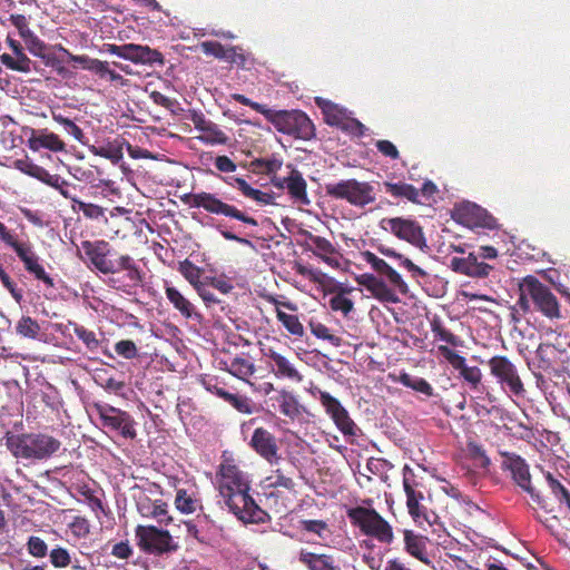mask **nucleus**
I'll list each match as a JSON object with an SVG mask.
<instances>
[{"label":"nucleus","mask_w":570,"mask_h":570,"mask_svg":"<svg viewBox=\"0 0 570 570\" xmlns=\"http://www.w3.org/2000/svg\"><path fill=\"white\" fill-rule=\"evenodd\" d=\"M287 190L296 200L304 204L308 203L306 198V183L297 170L292 169L289 171V183Z\"/></svg>","instance_id":"2f4dec72"},{"label":"nucleus","mask_w":570,"mask_h":570,"mask_svg":"<svg viewBox=\"0 0 570 570\" xmlns=\"http://www.w3.org/2000/svg\"><path fill=\"white\" fill-rule=\"evenodd\" d=\"M96 410L105 428L120 431L121 435L128 439L136 436L132 420L128 413L107 404L96 405Z\"/></svg>","instance_id":"2eb2a0df"},{"label":"nucleus","mask_w":570,"mask_h":570,"mask_svg":"<svg viewBox=\"0 0 570 570\" xmlns=\"http://www.w3.org/2000/svg\"><path fill=\"white\" fill-rule=\"evenodd\" d=\"M10 21L18 29L19 36L22 39L33 32L29 28L28 20L23 14H12Z\"/></svg>","instance_id":"680f3d73"},{"label":"nucleus","mask_w":570,"mask_h":570,"mask_svg":"<svg viewBox=\"0 0 570 570\" xmlns=\"http://www.w3.org/2000/svg\"><path fill=\"white\" fill-rule=\"evenodd\" d=\"M282 165L283 163L278 158L257 160V167L268 175L276 174L282 168Z\"/></svg>","instance_id":"0e129e2a"},{"label":"nucleus","mask_w":570,"mask_h":570,"mask_svg":"<svg viewBox=\"0 0 570 570\" xmlns=\"http://www.w3.org/2000/svg\"><path fill=\"white\" fill-rule=\"evenodd\" d=\"M86 255L90 263L102 274H115L118 268L111 259L108 258L109 246L106 242H85L82 244Z\"/></svg>","instance_id":"aec40b11"},{"label":"nucleus","mask_w":570,"mask_h":570,"mask_svg":"<svg viewBox=\"0 0 570 570\" xmlns=\"http://www.w3.org/2000/svg\"><path fill=\"white\" fill-rule=\"evenodd\" d=\"M202 49L205 53L212 55L216 58H229L234 48L225 49L219 42L206 41L202 43Z\"/></svg>","instance_id":"de8ad7c7"},{"label":"nucleus","mask_w":570,"mask_h":570,"mask_svg":"<svg viewBox=\"0 0 570 570\" xmlns=\"http://www.w3.org/2000/svg\"><path fill=\"white\" fill-rule=\"evenodd\" d=\"M404 535V550L413 558L422 563L430 566L432 563L428 553L429 539L422 534L415 533L413 530L405 529Z\"/></svg>","instance_id":"5701e85b"},{"label":"nucleus","mask_w":570,"mask_h":570,"mask_svg":"<svg viewBox=\"0 0 570 570\" xmlns=\"http://www.w3.org/2000/svg\"><path fill=\"white\" fill-rule=\"evenodd\" d=\"M377 150L384 155L385 157H390L391 159H397L400 157L399 150L395 145L390 140H377L375 142Z\"/></svg>","instance_id":"e2e57ef3"},{"label":"nucleus","mask_w":570,"mask_h":570,"mask_svg":"<svg viewBox=\"0 0 570 570\" xmlns=\"http://www.w3.org/2000/svg\"><path fill=\"white\" fill-rule=\"evenodd\" d=\"M16 331L23 337L35 340L40 333V325L30 316H22L16 325Z\"/></svg>","instance_id":"4c0bfd02"},{"label":"nucleus","mask_w":570,"mask_h":570,"mask_svg":"<svg viewBox=\"0 0 570 570\" xmlns=\"http://www.w3.org/2000/svg\"><path fill=\"white\" fill-rule=\"evenodd\" d=\"M396 261H399V265L401 267L411 273L412 277H425L428 275L425 271L402 254H400V257Z\"/></svg>","instance_id":"bf43d9fd"},{"label":"nucleus","mask_w":570,"mask_h":570,"mask_svg":"<svg viewBox=\"0 0 570 570\" xmlns=\"http://www.w3.org/2000/svg\"><path fill=\"white\" fill-rule=\"evenodd\" d=\"M269 119L278 131L301 139H308L314 135V125L302 111H273Z\"/></svg>","instance_id":"6e6552de"},{"label":"nucleus","mask_w":570,"mask_h":570,"mask_svg":"<svg viewBox=\"0 0 570 570\" xmlns=\"http://www.w3.org/2000/svg\"><path fill=\"white\" fill-rule=\"evenodd\" d=\"M23 264L26 269L32 273L37 279L42 281L50 286L53 285L52 279L45 272L43 267L38 263V257L36 254L28 258V261H24Z\"/></svg>","instance_id":"c03bdc74"},{"label":"nucleus","mask_w":570,"mask_h":570,"mask_svg":"<svg viewBox=\"0 0 570 570\" xmlns=\"http://www.w3.org/2000/svg\"><path fill=\"white\" fill-rule=\"evenodd\" d=\"M136 538L138 546L146 552L165 553L177 549L169 532L154 525H138Z\"/></svg>","instance_id":"9d476101"},{"label":"nucleus","mask_w":570,"mask_h":570,"mask_svg":"<svg viewBox=\"0 0 570 570\" xmlns=\"http://www.w3.org/2000/svg\"><path fill=\"white\" fill-rule=\"evenodd\" d=\"M357 283L364 286L375 298L381 302H399L395 293L380 278L373 274H362L356 278Z\"/></svg>","instance_id":"b1692460"},{"label":"nucleus","mask_w":570,"mask_h":570,"mask_svg":"<svg viewBox=\"0 0 570 570\" xmlns=\"http://www.w3.org/2000/svg\"><path fill=\"white\" fill-rule=\"evenodd\" d=\"M421 483L416 480L414 471L405 465L403 469V488L406 494V507L410 515L416 521L420 518L426 519V508L421 504L424 499L423 492L419 489Z\"/></svg>","instance_id":"4468645a"},{"label":"nucleus","mask_w":570,"mask_h":570,"mask_svg":"<svg viewBox=\"0 0 570 570\" xmlns=\"http://www.w3.org/2000/svg\"><path fill=\"white\" fill-rule=\"evenodd\" d=\"M26 549L27 552L36 559L46 558L50 551L48 543L41 537L38 535H30L27 539Z\"/></svg>","instance_id":"e433bc0d"},{"label":"nucleus","mask_w":570,"mask_h":570,"mask_svg":"<svg viewBox=\"0 0 570 570\" xmlns=\"http://www.w3.org/2000/svg\"><path fill=\"white\" fill-rule=\"evenodd\" d=\"M230 97L235 101H238V102H240V104H243L245 106L252 107L254 110H256L257 112L264 115L265 117H269V115H272V110L271 109H267L265 106H263L261 104L252 101L250 99L246 98L244 95L233 94Z\"/></svg>","instance_id":"052dcab7"},{"label":"nucleus","mask_w":570,"mask_h":570,"mask_svg":"<svg viewBox=\"0 0 570 570\" xmlns=\"http://www.w3.org/2000/svg\"><path fill=\"white\" fill-rule=\"evenodd\" d=\"M90 151L96 155L104 157L106 159H109L112 164H118L122 159V149L121 147L117 146H104V147H96L91 146Z\"/></svg>","instance_id":"79ce46f5"},{"label":"nucleus","mask_w":570,"mask_h":570,"mask_svg":"<svg viewBox=\"0 0 570 570\" xmlns=\"http://www.w3.org/2000/svg\"><path fill=\"white\" fill-rule=\"evenodd\" d=\"M346 514L351 524L363 535L373 538L382 544L393 543V527L374 508L357 505L348 508Z\"/></svg>","instance_id":"20e7f679"},{"label":"nucleus","mask_w":570,"mask_h":570,"mask_svg":"<svg viewBox=\"0 0 570 570\" xmlns=\"http://www.w3.org/2000/svg\"><path fill=\"white\" fill-rule=\"evenodd\" d=\"M75 334L79 340H81L88 348L95 350L98 347L99 342L96 338V335L94 332L86 330L82 326H76L75 327Z\"/></svg>","instance_id":"6e6d98bb"},{"label":"nucleus","mask_w":570,"mask_h":570,"mask_svg":"<svg viewBox=\"0 0 570 570\" xmlns=\"http://www.w3.org/2000/svg\"><path fill=\"white\" fill-rule=\"evenodd\" d=\"M431 331L438 340H441L452 346H461L462 341L452 332L446 330L441 320L435 317L431 321Z\"/></svg>","instance_id":"f704fd0d"},{"label":"nucleus","mask_w":570,"mask_h":570,"mask_svg":"<svg viewBox=\"0 0 570 570\" xmlns=\"http://www.w3.org/2000/svg\"><path fill=\"white\" fill-rule=\"evenodd\" d=\"M165 293L168 301L185 318L199 316L195 306L177 288L167 286Z\"/></svg>","instance_id":"cd10ccee"},{"label":"nucleus","mask_w":570,"mask_h":570,"mask_svg":"<svg viewBox=\"0 0 570 570\" xmlns=\"http://www.w3.org/2000/svg\"><path fill=\"white\" fill-rule=\"evenodd\" d=\"M352 291L346 283L335 281L323 273V298L331 295L328 306L332 312L347 316L354 309V302L348 297Z\"/></svg>","instance_id":"f8f14e48"},{"label":"nucleus","mask_w":570,"mask_h":570,"mask_svg":"<svg viewBox=\"0 0 570 570\" xmlns=\"http://www.w3.org/2000/svg\"><path fill=\"white\" fill-rule=\"evenodd\" d=\"M229 404H232L238 412L244 414H252L254 412V403L246 396L233 394Z\"/></svg>","instance_id":"8fccbe9b"},{"label":"nucleus","mask_w":570,"mask_h":570,"mask_svg":"<svg viewBox=\"0 0 570 570\" xmlns=\"http://www.w3.org/2000/svg\"><path fill=\"white\" fill-rule=\"evenodd\" d=\"M190 198H191L190 204L194 207H202L212 214L224 215V216L240 220L244 224H247L250 226H257L256 219L245 215L243 212L237 209L235 206H232V205H228V204L222 202L213 194L198 193V194H193L190 196Z\"/></svg>","instance_id":"9b49d317"},{"label":"nucleus","mask_w":570,"mask_h":570,"mask_svg":"<svg viewBox=\"0 0 570 570\" xmlns=\"http://www.w3.org/2000/svg\"><path fill=\"white\" fill-rule=\"evenodd\" d=\"M544 478L553 493V495L560 501L563 502V499H568L569 490L557 479L551 472H544Z\"/></svg>","instance_id":"49530a36"},{"label":"nucleus","mask_w":570,"mask_h":570,"mask_svg":"<svg viewBox=\"0 0 570 570\" xmlns=\"http://www.w3.org/2000/svg\"><path fill=\"white\" fill-rule=\"evenodd\" d=\"M439 352L472 389L480 385L482 373L478 366H468L465 358L446 345H440Z\"/></svg>","instance_id":"a211bd4d"},{"label":"nucleus","mask_w":570,"mask_h":570,"mask_svg":"<svg viewBox=\"0 0 570 570\" xmlns=\"http://www.w3.org/2000/svg\"><path fill=\"white\" fill-rule=\"evenodd\" d=\"M104 51L120 57L122 59L129 60L134 63H164L163 55L159 51L149 48L148 46L135 43L117 46L112 43H107L104 46Z\"/></svg>","instance_id":"ddd939ff"},{"label":"nucleus","mask_w":570,"mask_h":570,"mask_svg":"<svg viewBox=\"0 0 570 570\" xmlns=\"http://www.w3.org/2000/svg\"><path fill=\"white\" fill-rule=\"evenodd\" d=\"M518 291L530 304L532 303V311L540 313L546 318L554 321L564 317L558 297L548 285L540 282L535 276L527 275L521 278Z\"/></svg>","instance_id":"7ed1b4c3"},{"label":"nucleus","mask_w":570,"mask_h":570,"mask_svg":"<svg viewBox=\"0 0 570 570\" xmlns=\"http://www.w3.org/2000/svg\"><path fill=\"white\" fill-rule=\"evenodd\" d=\"M502 470L510 471L515 484L525 491L531 499L541 508L546 507V500L531 483V474L525 460L517 453L500 451Z\"/></svg>","instance_id":"39448f33"},{"label":"nucleus","mask_w":570,"mask_h":570,"mask_svg":"<svg viewBox=\"0 0 570 570\" xmlns=\"http://www.w3.org/2000/svg\"><path fill=\"white\" fill-rule=\"evenodd\" d=\"M215 485L225 505L239 520L259 522L264 511L249 495V482L246 475L233 463L223 462L215 478Z\"/></svg>","instance_id":"f257e3e1"},{"label":"nucleus","mask_w":570,"mask_h":570,"mask_svg":"<svg viewBox=\"0 0 570 570\" xmlns=\"http://www.w3.org/2000/svg\"><path fill=\"white\" fill-rule=\"evenodd\" d=\"M497 256L498 250L493 246H481L478 254L469 253L466 257H452L450 267L453 272L469 277L484 278L489 276L493 267L484 262H480L479 257L494 259Z\"/></svg>","instance_id":"0eeeda50"},{"label":"nucleus","mask_w":570,"mask_h":570,"mask_svg":"<svg viewBox=\"0 0 570 570\" xmlns=\"http://www.w3.org/2000/svg\"><path fill=\"white\" fill-rule=\"evenodd\" d=\"M323 407L325 409L326 414L333 420L335 426L344 435H356L357 426L351 419L347 410L341 404L338 400L333 397L327 392H323Z\"/></svg>","instance_id":"dca6fc26"},{"label":"nucleus","mask_w":570,"mask_h":570,"mask_svg":"<svg viewBox=\"0 0 570 570\" xmlns=\"http://www.w3.org/2000/svg\"><path fill=\"white\" fill-rule=\"evenodd\" d=\"M6 446L16 459L41 461L50 458L61 446L56 438L45 433L4 434Z\"/></svg>","instance_id":"f03ea898"},{"label":"nucleus","mask_w":570,"mask_h":570,"mask_svg":"<svg viewBox=\"0 0 570 570\" xmlns=\"http://www.w3.org/2000/svg\"><path fill=\"white\" fill-rule=\"evenodd\" d=\"M115 351L118 355L127 360L134 358L137 355V347L135 343L129 340H122L116 343Z\"/></svg>","instance_id":"864d4df0"},{"label":"nucleus","mask_w":570,"mask_h":570,"mask_svg":"<svg viewBox=\"0 0 570 570\" xmlns=\"http://www.w3.org/2000/svg\"><path fill=\"white\" fill-rule=\"evenodd\" d=\"M137 510L144 518H151L159 523H169L171 517L168 514V505L161 500H151L147 495H142L137 501Z\"/></svg>","instance_id":"393cba45"},{"label":"nucleus","mask_w":570,"mask_h":570,"mask_svg":"<svg viewBox=\"0 0 570 570\" xmlns=\"http://www.w3.org/2000/svg\"><path fill=\"white\" fill-rule=\"evenodd\" d=\"M399 382L402 385L410 387L419 393H422L428 397L433 396V394H434V389L423 377H415L407 373H402L399 377Z\"/></svg>","instance_id":"7c9ffc66"},{"label":"nucleus","mask_w":570,"mask_h":570,"mask_svg":"<svg viewBox=\"0 0 570 570\" xmlns=\"http://www.w3.org/2000/svg\"><path fill=\"white\" fill-rule=\"evenodd\" d=\"M95 381L102 386L105 390L118 393L125 386L124 382L117 381L114 377H104L101 374L97 373L95 376Z\"/></svg>","instance_id":"4d7b16f0"},{"label":"nucleus","mask_w":570,"mask_h":570,"mask_svg":"<svg viewBox=\"0 0 570 570\" xmlns=\"http://www.w3.org/2000/svg\"><path fill=\"white\" fill-rule=\"evenodd\" d=\"M532 312L531 304L525 299L521 292L514 305L510 307L511 321L515 324L520 323L524 316Z\"/></svg>","instance_id":"a19ab883"},{"label":"nucleus","mask_w":570,"mask_h":570,"mask_svg":"<svg viewBox=\"0 0 570 570\" xmlns=\"http://www.w3.org/2000/svg\"><path fill=\"white\" fill-rule=\"evenodd\" d=\"M491 375H493L500 385L511 392L513 395L521 396L525 389L518 373L517 366L503 355H495L488 361Z\"/></svg>","instance_id":"1a4fd4ad"},{"label":"nucleus","mask_w":570,"mask_h":570,"mask_svg":"<svg viewBox=\"0 0 570 570\" xmlns=\"http://www.w3.org/2000/svg\"><path fill=\"white\" fill-rule=\"evenodd\" d=\"M53 120L61 125L76 140H82L83 132L72 120L63 117L62 115H53Z\"/></svg>","instance_id":"09e8293b"},{"label":"nucleus","mask_w":570,"mask_h":570,"mask_svg":"<svg viewBox=\"0 0 570 570\" xmlns=\"http://www.w3.org/2000/svg\"><path fill=\"white\" fill-rule=\"evenodd\" d=\"M28 146L35 151L41 148H46L51 151H62L65 149L63 141L56 134L45 130L37 134L33 132L28 139Z\"/></svg>","instance_id":"bb28decb"},{"label":"nucleus","mask_w":570,"mask_h":570,"mask_svg":"<svg viewBox=\"0 0 570 570\" xmlns=\"http://www.w3.org/2000/svg\"><path fill=\"white\" fill-rule=\"evenodd\" d=\"M267 356L271 360L272 371L276 376L292 381H301L298 371L287 357L272 350H269Z\"/></svg>","instance_id":"a878e982"},{"label":"nucleus","mask_w":570,"mask_h":570,"mask_svg":"<svg viewBox=\"0 0 570 570\" xmlns=\"http://www.w3.org/2000/svg\"><path fill=\"white\" fill-rule=\"evenodd\" d=\"M381 275L386 276L389 282L399 288L402 293H405L407 291L406 283L402 279L401 275L392 268L389 264L386 265L385 269L381 273Z\"/></svg>","instance_id":"5fc2aeb1"},{"label":"nucleus","mask_w":570,"mask_h":570,"mask_svg":"<svg viewBox=\"0 0 570 570\" xmlns=\"http://www.w3.org/2000/svg\"><path fill=\"white\" fill-rule=\"evenodd\" d=\"M323 120L330 126H335L344 131L357 130L363 134L364 125L355 118L348 117L344 108L323 99Z\"/></svg>","instance_id":"f3484780"},{"label":"nucleus","mask_w":570,"mask_h":570,"mask_svg":"<svg viewBox=\"0 0 570 570\" xmlns=\"http://www.w3.org/2000/svg\"><path fill=\"white\" fill-rule=\"evenodd\" d=\"M386 224L397 238L415 246L424 244L422 227L415 220L395 217L387 219Z\"/></svg>","instance_id":"6ab92c4d"},{"label":"nucleus","mask_w":570,"mask_h":570,"mask_svg":"<svg viewBox=\"0 0 570 570\" xmlns=\"http://www.w3.org/2000/svg\"><path fill=\"white\" fill-rule=\"evenodd\" d=\"M282 412L285 415L294 416L298 413L297 402L292 395H284L281 403Z\"/></svg>","instance_id":"774afa93"},{"label":"nucleus","mask_w":570,"mask_h":570,"mask_svg":"<svg viewBox=\"0 0 570 570\" xmlns=\"http://www.w3.org/2000/svg\"><path fill=\"white\" fill-rule=\"evenodd\" d=\"M459 220L469 227L497 228V219L478 205H468L458 210Z\"/></svg>","instance_id":"412c9836"},{"label":"nucleus","mask_w":570,"mask_h":570,"mask_svg":"<svg viewBox=\"0 0 570 570\" xmlns=\"http://www.w3.org/2000/svg\"><path fill=\"white\" fill-rule=\"evenodd\" d=\"M323 262L328 266L344 271L347 267V261L343 258V256L335 250L333 245L323 238Z\"/></svg>","instance_id":"473e14b6"},{"label":"nucleus","mask_w":570,"mask_h":570,"mask_svg":"<svg viewBox=\"0 0 570 570\" xmlns=\"http://www.w3.org/2000/svg\"><path fill=\"white\" fill-rule=\"evenodd\" d=\"M250 446L264 459L274 462L278 459L277 444L274 435L263 428L254 431L250 439Z\"/></svg>","instance_id":"4be33fe9"},{"label":"nucleus","mask_w":570,"mask_h":570,"mask_svg":"<svg viewBox=\"0 0 570 570\" xmlns=\"http://www.w3.org/2000/svg\"><path fill=\"white\" fill-rule=\"evenodd\" d=\"M384 188L387 194L393 196L394 198H404L411 203L419 204L420 199V191L417 188H415L413 185L397 181V183H391L385 181Z\"/></svg>","instance_id":"c85d7f7f"},{"label":"nucleus","mask_w":570,"mask_h":570,"mask_svg":"<svg viewBox=\"0 0 570 570\" xmlns=\"http://www.w3.org/2000/svg\"><path fill=\"white\" fill-rule=\"evenodd\" d=\"M180 273L184 275V277L190 283V285L196 289L197 286H200L204 284V282H200V275L202 271L200 268L196 267L194 264H191L188 261H185L180 265Z\"/></svg>","instance_id":"37998d69"},{"label":"nucleus","mask_w":570,"mask_h":570,"mask_svg":"<svg viewBox=\"0 0 570 570\" xmlns=\"http://www.w3.org/2000/svg\"><path fill=\"white\" fill-rule=\"evenodd\" d=\"M326 191L331 196L345 199L351 205L365 207L375 202L374 188L370 183L356 179L341 180L326 185Z\"/></svg>","instance_id":"423d86ee"},{"label":"nucleus","mask_w":570,"mask_h":570,"mask_svg":"<svg viewBox=\"0 0 570 570\" xmlns=\"http://www.w3.org/2000/svg\"><path fill=\"white\" fill-rule=\"evenodd\" d=\"M49 560L53 568L63 569L72 564L70 551L61 546H53L49 551Z\"/></svg>","instance_id":"72a5a7b5"},{"label":"nucleus","mask_w":570,"mask_h":570,"mask_svg":"<svg viewBox=\"0 0 570 570\" xmlns=\"http://www.w3.org/2000/svg\"><path fill=\"white\" fill-rule=\"evenodd\" d=\"M14 165H16V168L18 170H20L21 173H23L28 176H31L33 178H37L38 180H40L47 185H56L55 183H57V179L55 178V176L49 174V171L47 169H45L43 167H41L37 164H33V163L27 160V159L17 160L14 163Z\"/></svg>","instance_id":"c756f323"},{"label":"nucleus","mask_w":570,"mask_h":570,"mask_svg":"<svg viewBox=\"0 0 570 570\" xmlns=\"http://www.w3.org/2000/svg\"><path fill=\"white\" fill-rule=\"evenodd\" d=\"M265 488H285L289 489L293 485L292 479L283 475L279 471L275 474L267 476L264 481Z\"/></svg>","instance_id":"603ef678"},{"label":"nucleus","mask_w":570,"mask_h":570,"mask_svg":"<svg viewBox=\"0 0 570 570\" xmlns=\"http://www.w3.org/2000/svg\"><path fill=\"white\" fill-rule=\"evenodd\" d=\"M198 138L202 141L210 145H224L228 140L227 136L214 122L206 127L204 132H202Z\"/></svg>","instance_id":"ea45409f"},{"label":"nucleus","mask_w":570,"mask_h":570,"mask_svg":"<svg viewBox=\"0 0 570 570\" xmlns=\"http://www.w3.org/2000/svg\"><path fill=\"white\" fill-rule=\"evenodd\" d=\"M176 508L183 513H193L197 509V501L187 494L185 490H179L175 499Z\"/></svg>","instance_id":"a18cd8bd"},{"label":"nucleus","mask_w":570,"mask_h":570,"mask_svg":"<svg viewBox=\"0 0 570 570\" xmlns=\"http://www.w3.org/2000/svg\"><path fill=\"white\" fill-rule=\"evenodd\" d=\"M276 305L278 303L275 301ZM276 314L278 321L284 325V327L294 335H301L303 333V326L299 323L298 318L294 314H287L279 309L278 306H276Z\"/></svg>","instance_id":"58836bf2"},{"label":"nucleus","mask_w":570,"mask_h":570,"mask_svg":"<svg viewBox=\"0 0 570 570\" xmlns=\"http://www.w3.org/2000/svg\"><path fill=\"white\" fill-rule=\"evenodd\" d=\"M254 371V364L249 360L243 357H235L228 365V372L242 380L250 376Z\"/></svg>","instance_id":"c9c22d12"},{"label":"nucleus","mask_w":570,"mask_h":570,"mask_svg":"<svg viewBox=\"0 0 570 570\" xmlns=\"http://www.w3.org/2000/svg\"><path fill=\"white\" fill-rule=\"evenodd\" d=\"M28 50L38 57L43 56L45 43L35 35V32L30 33L26 38H23Z\"/></svg>","instance_id":"13d9d810"},{"label":"nucleus","mask_w":570,"mask_h":570,"mask_svg":"<svg viewBox=\"0 0 570 570\" xmlns=\"http://www.w3.org/2000/svg\"><path fill=\"white\" fill-rule=\"evenodd\" d=\"M7 244L14 249L22 262L28 261V258L35 255L29 246L18 243L13 237L11 238V242H8Z\"/></svg>","instance_id":"338daca9"},{"label":"nucleus","mask_w":570,"mask_h":570,"mask_svg":"<svg viewBox=\"0 0 570 570\" xmlns=\"http://www.w3.org/2000/svg\"><path fill=\"white\" fill-rule=\"evenodd\" d=\"M79 205V208L83 213V215L88 218L97 219L104 215V208L95 205V204H87L83 202H77Z\"/></svg>","instance_id":"69168bd1"},{"label":"nucleus","mask_w":570,"mask_h":570,"mask_svg":"<svg viewBox=\"0 0 570 570\" xmlns=\"http://www.w3.org/2000/svg\"><path fill=\"white\" fill-rule=\"evenodd\" d=\"M299 561L304 563L309 570H321V554L302 549L299 553Z\"/></svg>","instance_id":"3c124183"}]
</instances>
